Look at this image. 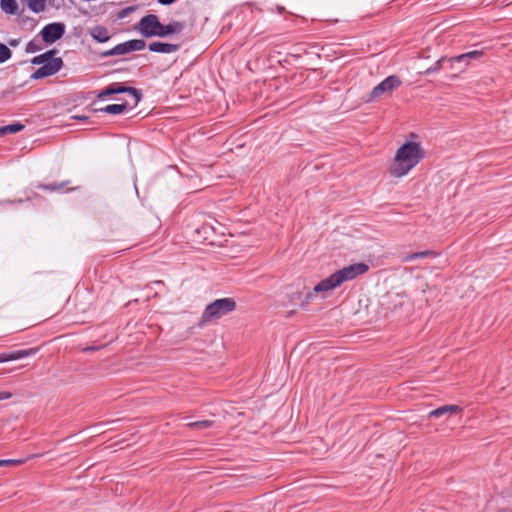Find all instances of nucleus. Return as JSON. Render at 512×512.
Listing matches in <instances>:
<instances>
[{
    "instance_id": "obj_1",
    "label": "nucleus",
    "mask_w": 512,
    "mask_h": 512,
    "mask_svg": "<svg viewBox=\"0 0 512 512\" xmlns=\"http://www.w3.org/2000/svg\"><path fill=\"white\" fill-rule=\"evenodd\" d=\"M424 156L425 152L419 143L408 141L397 149L389 172L393 177H403L416 167Z\"/></svg>"
},
{
    "instance_id": "obj_2",
    "label": "nucleus",
    "mask_w": 512,
    "mask_h": 512,
    "mask_svg": "<svg viewBox=\"0 0 512 512\" xmlns=\"http://www.w3.org/2000/svg\"><path fill=\"white\" fill-rule=\"evenodd\" d=\"M236 309V301L234 298L216 299L206 306L204 309L199 325L204 326L213 321L219 320L223 316L228 315Z\"/></svg>"
},
{
    "instance_id": "obj_3",
    "label": "nucleus",
    "mask_w": 512,
    "mask_h": 512,
    "mask_svg": "<svg viewBox=\"0 0 512 512\" xmlns=\"http://www.w3.org/2000/svg\"><path fill=\"white\" fill-rule=\"evenodd\" d=\"M55 50H49L32 59V64L42 65L31 76L32 79H41L56 74L63 66L60 57H54Z\"/></svg>"
},
{
    "instance_id": "obj_4",
    "label": "nucleus",
    "mask_w": 512,
    "mask_h": 512,
    "mask_svg": "<svg viewBox=\"0 0 512 512\" xmlns=\"http://www.w3.org/2000/svg\"><path fill=\"white\" fill-rule=\"evenodd\" d=\"M121 93H128L131 94L135 99V106L141 101L142 93L140 90L134 88V87H127L123 83L115 82L108 85L106 88L101 90L97 94L98 100H105L107 97L115 95V94H121Z\"/></svg>"
},
{
    "instance_id": "obj_5",
    "label": "nucleus",
    "mask_w": 512,
    "mask_h": 512,
    "mask_svg": "<svg viewBox=\"0 0 512 512\" xmlns=\"http://www.w3.org/2000/svg\"><path fill=\"white\" fill-rule=\"evenodd\" d=\"M369 270V266L363 262L354 263L343 267L342 269L334 272L338 284L341 285L346 281H351L360 275L365 274Z\"/></svg>"
},
{
    "instance_id": "obj_6",
    "label": "nucleus",
    "mask_w": 512,
    "mask_h": 512,
    "mask_svg": "<svg viewBox=\"0 0 512 512\" xmlns=\"http://www.w3.org/2000/svg\"><path fill=\"white\" fill-rule=\"evenodd\" d=\"M160 21L157 15L147 14L143 16L136 26V30L146 38L157 36L160 28Z\"/></svg>"
},
{
    "instance_id": "obj_7",
    "label": "nucleus",
    "mask_w": 512,
    "mask_h": 512,
    "mask_svg": "<svg viewBox=\"0 0 512 512\" xmlns=\"http://www.w3.org/2000/svg\"><path fill=\"white\" fill-rule=\"evenodd\" d=\"M40 34L45 43L52 44L63 37L65 25L60 22L47 24L42 28Z\"/></svg>"
},
{
    "instance_id": "obj_8",
    "label": "nucleus",
    "mask_w": 512,
    "mask_h": 512,
    "mask_svg": "<svg viewBox=\"0 0 512 512\" xmlns=\"http://www.w3.org/2000/svg\"><path fill=\"white\" fill-rule=\"evenodd\" d=\"M400 85L401 81L397 76H388L371 90L370 99H375L382 96L383 94L390 93Z\"/></svg>"
},
{
    "instance_id": "obj_9",
    "label": "nucleus",
    "mask_w": 512,
    "mask_h": 512,
    "mask_svg": "<svg viewBox=\"0 0 512 512\" xmlns=\"http://www.w3.org/2000/svg\"><path fill=\"white\" fill-rule=\"evenodd\" d=\"M38 349L30 348V349H22L16 350L12 352H4L0 353V363H5L9 361L19 360L28 356L34 355Z\"/></svg>"
},
{
    "instance_id": "obj_10",
    "label": "nucleus",
    "mask_w": 512,
    "mask_h": 512,
    "mask_svg": "<svg viewBox=\"0 0 512 512\" xmlns=\"http://www.w3.org/2000/svg\"><path fill=\"white\" fill-rule=\"evenodd\" d=\"M184 28L185 24L180 21H171L167 25L160 23L157 37H166L168 35L179 34L184 30Z\"/></svg>"
},
{
    "instance_id": "obj_11",
    "label": "nucleus",
    "mask_w": 512,
    "mask_h": 512,
    "mask_svg": "<svg viewBox=\"0 0 512 512\" xmlns=\"http://www.w3.org/2000/svg\"><path fill=\"white\" fill-rule=\"evenodd\" d=\"M462 411V408L458 405H444L441 407H438L432 411L429 412L428 417L429 418H438L442 416H449L453 414H458Z\"/></svg>"
},
{
    "instance_id": "obj_12",
    "label": "nucleus",
    "mask_w": 512,
    "mask_h": 512,
    "mask_svg": "<svg viewBox=\"0 0 512 512\" xmlns=\"http://www.w3.org/2000/svg\"><path fill=\"white\" fill-rule=\"evenodd\" d=\"M148 48L151 52L169 54L178 51L180 49V45L164 42H152L149 44Z\"/></svg>"
},
{
    "instance_id": "obj_13",
    "label": "nucleus",
    "mask_w": 512,
    "mask_h": 512,
    "mask_svg": "<svg viewBox=\"0 0 512 512\" xmlns=\"http://www.w3.org/2000/svg\"><path fill=\"white\" fill-rule=\"evenodd\" d=\"M336 281L337 279L334 274H331L329 277L321 280L318 284H316L313 288V292L320 293L331 291L340 286Z\"/></svg>"
},
{
    "instance_id": "obj_14",
    "label": "nucleus",
    "mask_w": 512,
    "mask_h": 512,
    "mask_svg": "<svg viewBox=\"0 0 512 512\" xmlns=\"http://www.w3.org/2000/svg\"><path fill=\"white\" fill-rule=\"evenodd\" d=\"M482 56V52L479 50L469 51L467 53H463L461 55H457L449 58V68L453 69L454 63H460L463 59H468V62L471 60L479 59Z\"/></svg>"
},
{
    "instance_id": "obj_15",
    "label": "nucleus",
    "mask_w": 512,
    "mask_h": 512,
    "mask_svg": "<svg viewBox=\"0 0 512 512\" xmlns=\"http://www.w3.org/2000/svg\"><path fill=\"white\" fill-rule=\"evenodd\" d=\"M90 36L99 43H105L111 37L107 28L101 25L93 27L90 30Z\"/></svg>"
},
{
    "instance_id": "obj_16",
    "label": "nucleus",
    "mask_w": 512,
    "mask_h": 512,
    "mask_svg": "<svg viewBox=\"0 0 512 512\" xmlns=\"http://www.w3.org/2000/svg\"><path fill=\"white\" fill-rule=\"evenodd\" d=\"M131 52L128 41L119 43L112 49H109L107 51H104L101 53L102 58L110 57V56H116V55H124Z\"/></svg>"
},
{
    "instance_id": "obj_17",
    "label": "nucleus",
    "mask_w": 512,
    "mask_h": 512,
    "mask_svg": "<svg viewBox=\"0 0 512 512\" xmlns=\"http://www.w3.org/2000/svg\"><path fill=\"white\" fill-rule=\"evenodd\" d=\"M127 107V103L110 104L105 106L104 108L99 109V111L107 114L119 115L125 112L127 110Z\"/></svg>"
},
{
    "instance_id": "obj_18",
    "label": "nucleus",
    "mask_w": 512,
    "mask_h": 512,
    "mask_svg": "<svg viewBox=\"0 0 512 512\" xmlns=\"http://www.w3.org/2000/svg\"><path fill=\"white\" fill-rule=\"evenodd\" d=\"M25 128L23 124L20 122H15L12 124H8L5 126L0 127V136L5 134H14L22 131Z\"/></svg>"
},
{
    "instance_id": "obj_19",
    "label": "nucleus",
    "mask_w": 512,
    "mask_h": 512,
    "mask_svg": "<svg viewBox=\"0 0 512 512\" xmlns=\"http://www.w3.org/2000/svg\"><path fill=\"white\" fill-rule=\"evenodd\" d=\"M0 7L7 14H16L18 10L16 0H0Z\"/></svg>"
},
{
    "instance_id": "obj_20",
    "label": "nucleus",
    "mask_w": 512,
    "mask_h": 512,
    "mask_svg": "<svg viewBox=\"0 0 512 512\" xmlns=\"http://www.w3.org/2000/svg\"><path fill=\"white\" fill-rule=\"evenodd\" d=\"M47 0H26L28 8L34 13L43 12L46 8Z\"/></svg>"
},
{
    "instance_id": "obj_21",
    "label": "nucleus",
    "mask_w": 512,
    "mask_h": 512,
    "mask_svg": "<svg viewBox=\"0 0 512 512\" xmlns=\"http://www.w3.org/2000/svg\"><path fill=\"white\" fill-rule=\"evenodd\" d=\"M449 58L447 57H441L439 60H437L431 67L427 68L424 72L425 75H430L432 73L438 72L441 69L444 68L445 63H449Z\"/></svg>"
},
{
    "instance_id": "obj_22",
    "label": "nucleus",
    "mask_w": 512,
    "mask_h": 512,
    "mask_svg": "<svg viewBox=\"0 0 512 512\" xmlns=\"http://www.w3.org/2000/svg\"><path fill=\"white\" fill-rule=\"evenodd\" d=\"M213 425V422L211 420H201V421H195L188 423L187 426L192 429H208Z\"/></svg>"
},
{
    "instance_id": "obj_23",
    "label": "nucleus",
    "mask_w": 512,
    "mask_h": 512,
    "mask_svg": "<svg viewBox=\"0 0 512 512\" xmlns=\"http://www.w3.org/2000/svg\"><path fill=\"white\" fill-rule=\"evenodd\" d=\"M432 252L431 251H422V252H416V253H412V254H408L406 256L403 257V261L404 262H411V261H414L416 259H419V258H425L429 255H431Z\"/></svg>"
},
{
    "instance_id": "obj_24",
    "label": "nucleus",
    "mask_w": 512,
    "mask_h": 512,
    "mask_svg": "<svg viewBox=\"0 0 512 512\" xmlns=\"http://www.w3.org/2000/svg\"><path fill=\"white\" fill-rule=\"evenodd\" d=\"M130 51H140L146 46V42L142 39H131L128 40Z\"/></svg>"
},
{
    "instance_id": "obj_25",
    "label": "nucleus",
    "mask_w": 512,
    "mask_h": 512,
    "mask_svg": "<svg viewBox=\"0 0 512 512\" xmlns=\"http://www.w3.org/2000/svg\"><path fill=\"white\" fill-rule=\"evenodd\" d=\"M68 183H69V181L60 182V183H50V184L40 185L39 187L44 190L59 191V190L63 189L66 185H68Z\"/></svg>"
},
{
    "instance_id": "obj_26",
    "label": "nucleus",
    "mask_w": 512,
    "mask_h": 512,
    "mask_svg": "<svg viewBox=\"0 0 512 512\" xmlns=\"http://www.w3.org/2000/svg\"><path fill=\"white\" fill-rule=\"evenodd\" d=\"M12 57V51L5 45L0 43V64L8 61Z\"/></svg>"
},
{
    "instance_id": "obj_27",
    "label": "nucleus",
    "mask_w": 512,
    "mask_h": 512,
    "mask_svg": "<svg viewBox=\"0 0 512 512\" xmlns=\"http://www.w3.org/2000/svg\"><path fill=\"white\" fill-rule=\"evenodd\" d=\"M25 460L23 459H2L0 460V466H7V465H20L24 463Z\"/></svg>"
},
{
    "instance_id": "obj_28",
    "label": "nucleus",
    "mask_w": 512,
    "mask_h": 512,
    "mask_svg": "<svg viewBox=\"0 0 512 512\" xmlns=\"http://www.w3.org/2000/svg\"><path fill=\"white\" fill-rule=\"evenodd\" d=\"M37 50H38V46L33 41H30L26 46V52H28V53H34Z\"/></svg>"
},
{
    "instance_id": "obj_29",
    "label": "nucleus",
    "mask_w": 512,
    "mask_h": 512,
    "mask_svg": "<svg viewBox=\"0 0 512 512\" xmlns=\"http://www.w3.org/2000/svg\"><path fill=\"white\" fill-rule=\"evenodd\" d=\"M11 396H12V394L10 392L0 391V401L7 400V399L11 398Z\"/></svg>"
},
{
    "instance_id": "obj_30",
    "label": "nucleus",
    "mask_w": 512,
    "mask_h": 512,
    "mask_svg": "<svg viewBox=\"0 0 512 512\" xmlns=\"http://www.w3.org/2000/svg\"><path fill=\"white\" fill-rule=\"evenodd\" d=\"M176 0H158V3L161 4V5H171L175 2Z\"/></svg>"
},
{
    "instance_id": "obj_31",
    "label": "nucleus",
    "mask_w": 512,
    "mask_h": 512,
    "mask_svg": "<svg viewBox=\"0 0 512 512\" xmlns=\"http://www.w3.org/2000/svg\"><path fill=\"white\" fill-rule=\"evenodd\" d=\"M8 43H9L10 46L16 47L19 44V40L18 39H11V40H9Z\"/></svg>"
},
{
    "instance_id": "obj_32",
    "label": "nucleus",
    "mask_w": 512,
    "mask_h": 512,
    "mask_svg": "<svg viewBox=\"0 0 512 512\" xmlns=\"http://www.w3.org/2000/svg\"><path fill=\"white\" fill-rule=\"evenodd\" d=\"M459 64H463V68L460 70V71H462L469 64L468 59L461 60V62Z\"/></svg>"
},
{
    "instance_id": "obj_33",
    "label": "nucleus",
    "mask_w": 512,
    "mask_h": 512,
    "mask_svg": "<svg viewBox=\"0 0 512 512\" xmlns=\"http://www.w3.org/2000/svg\"><path fill=\"white\" fill-rule=\"evenodd\" d=\"M459 64H463V68L460 70V71H462L469 64L468 59L461 60V62Z\"/></svg>"
},
{
    "instance_id": "obj_34",
    "label": "nucleus",
    "mask_w": 512,
    "mask_h": 512,
    "mask_svg": "<svg viewBox=\"0 0 512 512\" xmlns=\"http://www.w3.org/2000/svg\"><path fill=\"white\" fill-rule=\"evenodd\" d=\"M96 349H97L96 347H86V348L84 349V351H94V350H96Z\"/></svg>"
}]
</instances>
